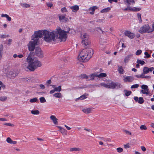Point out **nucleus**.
<instances>
[{
  "mask_svg": "<svg viewBox=\"0 0 154 154\" xmlns=\"http://www.w3.org/2000/svg\"><path fill=\"white\" fill-rule=\"evenodd\" d=\"M61 40V41H65L66 40L67 35L66 32L61 29L60 27H58L54 31L50 32L45 30L44 38V40L48 42L52 41H54L55 37Z\"/></svg>",
  "mask_w": 154,
  "mask_h": 154,
  "instance_id": "nucleus-1",
  "label": "nucleus"
},
{
  "mask_svg": "<svg viewBox=\"0 0 154 154\" xmlns=\"http://www.w3.org/2000/svg\"><path fill=\"white\" fill-rule=\"evenodd\" d=\"M94 52L91 48L83 49L79 51V54L78 57V64L80 68H83L84 66L82 63H85L88 61L91 58Z\"/></svg>",
  "mask_w": 154,
  "mask_h": 154,
  "instance_id": "nucleus-2",
  "label": "nucleus"
},
{
  "mask_svg": "<svg viewBox=\"0 0 154 154\" xmlns=\"http://www.w3.org/2000/svg\"><path fill=\"white\" fill-rule=\"evenodd\" d=\"M141 33H151L153 32V28H151L148 24H145L142 26L139 30Z\"/></svg>",
  "mask_w": 154,
  "mask_h": 154,
  "instance_id": "nucleus-3",
  "label": "nucleus"
},
{
  "mask_svg": "<svg viewBox=\"0 0 154 154\" xmlns=\"http://www.w3.org/2000/svg\"><path fill=\"white\" fill-rule=\"evenodd\" d=\"M42 65V63L39 61L38 60H34L32 63V66L28 69L30 71H34L35 69L38 67H41Z\"/></svg>",
  "mask_w": 154,
  "mask_h": 154,
  "instance_id": "nucleus-4",
  "label": "nucleus"
},
{
  "mask_svg": "<svg viewBox=\"0 0 154 154\" xmlns=\"http://www.w3.org/2000/svg\"><path fill=\"white\" fill-rule=\"evenodd\" d=\"M45 30H39L38 31H35L34 34L32 36V40H38V42L39 43V39L38 38H41L43 35H44Z\"/></svg>",
  "mask_w": 154,
  "mask_h": 154,
  "instance_id": "nucleus-5",
  "label": "nucleus"
},
{
  "mask_svg": "<svg viewBox=\"0 0 154 154\" xmlns=\"http://www.w3.org/2000/svg\"><path fill=\"white\" fill-rule=\"evenodd\" d=\"M33 41H30L28 45L29 50L31 51H33L35 48V45H38L39 43L38 42V40H33Z\"/></svg>",
  "mask_w": 154,
  "mask_h": 154,
  "instance_id": "nucleus-6",
  "label": "nucleus"
},
{
  "mask_svg": "<svg viewBox=\"0 0 154 154\" xmlns=\"http://www.w3.org/2000/svg\"><path fill=\"white\" fill-rule=\"evenodd\" d=\"M33 54V52H30L26 59V61L28 63V65L27 67L28 69H29L31 66L32 65V63L34 61V59L32 58Z\"/></svg>",
  "mask_w": 154,
  "mask_h": 154,
  "instance_id": "nucleus-7",
  "label": "nucleus"
},
{
  "mask_svg": "<svg viewBox=\"0 0 154 154\" xmlns=\"http://www.w3.org/2000/svg\"><path fill=\"white\" fill-rule=\"evenodd\" d=\"M35 54L39 58H42L44 56L43 52L41 50L40 48L37 47L35 49Z\"/></svg>",
  "mask_w": 154,
  "mask_h": 154,
  "instance_id": "nucleus-8",
  "label": "nucleus"
},
{
  "mask_svg": "<svg viewBox=\"0 0 154 154\" xmlns=\"http://www.w3.org/2000/svg\"><path fill=\"white\" fill-rule=\"evenodd\" d=\"M121 87V85L120 83H116L114 82H112L110 85H109V88L114 89L115 88H119Z\"/></svg>",
  "mask_w": 154,
  "mask_h": 154,
  "instance_id": "nucleus-9",
  "label": "nucleus"
},
{
  "mask_svg": "<svg viewBox=\"0 0 154 154\" xmlns=\"http://www.w3.org/2000/svg\"><path fill=\"white\" fill-rule=\"evenodd\" d=\"M124 34L126 36H128L131 39L133 38L135 36V35L134 33L128 31H125Z\"/></svg>",
  "mask_w": 154,
  "mask_h": 154,
  "instance_id": "nucleus-10",
  "label": "nucleus"
},
{
  "mask_svg": "<svg viewBox=\"0 0 154 154\" xmlns=\"http://www.w3.org/2000/svg\"><path fill=\"white\" fill-rule=\"evenodd\" d=\"M81 43L83 45L86 46L89 45L91 44V41L89 38L87 39L82 40Z\"/></svg>",
  "mask_w": 154,
  "mask_h": 154,
  "instance_id": "nucleus-11",
  "label": "nucleus"
},
{
  "mask_svg": "<svg viewBox=\"0 0 154 154\" xmlns=\"http://www.w3.org/2000/svg\"><path fill=\"white\" fill-rule=\"evenodd\" d=\"M124 2L127 6H128L134 5L135 3V1L134 0H124Z\"/></svg>",
  "mask_w": 154,
  "mask_h": 154,
  "instance_id": "nucleus-12",
  "label": "nucleus"
},
{
  "mask_svg": "<svg viewBox=\"0 0 154 154\" xmlns=\"http://www.w3.org/2000/svg\"><path fill=\"white\" fill-rule=\"evenodd\" d=\"M80 38L82 40L84 39H87L89 38V35L86 33L85 32H81L80 33Z\"/></svg>",
  "mask_w": 154,
  "mask_h": 154,
  "instance_id": "nucleus-13",
  "label": "nucleus"
},
{
  "mask_svg": "<svg viewBox=\"0 0 154 154\" xmlns=\"http://www.w3.org/2000/svg\"><path fill=\"white\" fill-rule=\"evenodd\" d=\"M93 109V108H85L83 109L82 110L85 113L89 114L91 112Z\"/></svg>",
  "mask_w": 154,
  "mask_h": 154,
  "instance_id": "nucleus-14",
  "label": "nucleus"
},
{
  "mask_svg": "<svg viewBox=\"0 0 154 154\" xmlns=\"http://www.w3.org/2000/svg\"><path fill=\"white\" fill-rule=\"evenodd\" d=\"M134 77L132 76H126L123 79L124 81L126 82H131L134 80Z\"/></svg>",
  "mask_w": 154,
  "mask_h": 154,
  "instance_id": "nucleus-15",
  "label": "nucleus"
},
{
  "mask_svg": "<svg viewBox=\"0 0 154 154\" xmlns=\"http://www.w3.org/2000/svg\"><path fill=\"white\" fill-rule=\"evenodd\" d=\"M133 56V54H130L126 56L124 60V62L125 63H127L129 60Z\"/></svg>",
  "mask_w": 154,
  "mask_h": 154,
  "instance_id": "nucleus-16",
  "label": "nucleus"
},
{
  "mask_svg": "<svg viewBox=\"0 0 154 154\" xmlns=\"http://www.w3.org/2000/svg\"><path fill=\"white\" fill-rule=\"evenodd\" d=\"M134 100L136 101L137 102L140 104H142L143 103L144 101L143 98L142 97L138 98L137 97H134Z\"/></svg>",
  "mask_w": 154,
  "mask_h": 154,
  "instance_id": "nucleus-17",
  "label": "nucleus"
},
{
  "mask_svg": "<svg viewBox=\"0 0 154 154\" xmlns=\"http://www.w3.org/2000/svg\"><path fill=\"white\" fill-rule=\"evenodd\" d=\"M50 119L52 120L54 123L56 125L58 124V119L56 118V116L54 115H52L50 117Z\"/></svg>",
  "mask_w": 154,
  "mask_h": 154,
  "instance_id": "nucleus-18",
  "label": "nucleus"
},
{
  "mask_svg": "<svg viewBox=\"0 0 154 154\" xmlns=\"http://www.w3.org/2000/svg\"><path fill=\"white\" fill-rule=\"evenodd\" d=\"M98 7L97 6H94L88 9L89 11H92L90 12V14L92 15L94 14V13L95 10Z\"/></svg>",
  "mask_w": 154,
  "mask_h": 154,
  "instance_id": "nucleus-19",
  "label": "nucleus"
},
{
  "mask_svg": "<svg viewBox=\"0 0 154 154\" xmlns=\"http://www.w3.org/2000/svg\"><path fill=\"white\" fill-rule=\"evenodd\" d=\"M118 70L119 73L121 74H123L124 73L125 71L123 69V67L121 66H118Z\"/></svg>",
  "mask_w": 154,
  "mask_h": 154,
  "instance_id": "nucleus-20",
  "label": "nucleus"
},
{
  "mask_svg": "<svg viewBox=\"0 0 154 154\" xmlns=\"http://www.w3.org/2000/svg\"><path fill=\"white\" fill-rule=\"evenodd\" d=\"M53 96L55 97L60 98L62 97V94L60 92H57L53 94Z\"/></svg>",
  "mask_w": 154,
  "mask_h": 154,
  "instance_id": "nucleus-21",
  "label": "nucleus"
},
{
  "mask_svg": "<svg viewBox=\"0 0 154 154\" xmlns=\"http://www.w3.org/2000/svg\"><path fill=\"white\" fill-rule=\"evenodd\" d=\"M141 8L140 7L136 8L135 7H133L131 8V11L133 12H137L141 10Z\"/></svg>",
  "mask_w": 154,
  "mask_h": 154,
  "instance_id": "nucleus-22",
  "label": "nucleus"
},
{
  "mask_svg": "<svg viewBox=\"0 0 154 154\" xmlns=\"http://www.w3.org/2000/svg\"><path fill=\"white\" fill-rule=\"evenodd\" d=\"M59 18L60 21L64 20H65L66 21H67V20H68L67 18H66V15H59Z\"/></svg>",
  "mask_w": 154,
  "mask_h": 154,
  "instance_id": "nucleus-23",
  "label": "nucleus"
},
{
  "mask_svg": "<svg viewBox=\"0 0 154 154\" xmlns=\"http://www.w3.org/2000/svg\"><path fill=\"white\" fill-rule=\"evenodd\" d=\"M106 76V74L105 73H101L99 74L97 72V77L99 78L105 77Z\"/></svg>",
  "mask_w": 154,
  "mask_h": 154,
  "instance_id": "nucleus-24",
  "label": "nucleus"
},
{
  "mask_svg": "<svg viewBox=\"0 0 154 154\" xmlns=\"http://www.w3.org/2000/svg\"><path fill=\"white\" fill-rule=\"evenodd\" d=\"M95 77H97V72H94L91 75H90V78H91L90 79H94Z\"/></svg>",
  "mask_w": 154,
  "mask_h": 154,
  "instance_id": "nucleus-25",
  "label": "nucleus"
},
{
  "mask_svg": "<svg viewBox=\"0 0 154 154\" xmlns=\"http://www.w3.org/2000/svg\"><path fill=\"white\" fill-rule=\"evenodd\" d=\"M71 9L72 10V11L74 12H77V5H74L70 7Z\"/></svg>",
  "mask_w": 154,
  "mask_h": 154,
  "instance_id": "nucleus-26",
  "label": "nucleus"
},
{
  "mask_svg": "<svg viewBox=\"0 0 154 154\" xmlns=\"http://www.w3.org/2000/svg\"><path fill=\"white\" fill-rule=\"evenodd\" d=\"M31 113L32 114L35 115H38L39 113V110H32L31 111Z\"/></svg>",
  "mask_w": 154,
  "mask_h": 154,
  "instance_id": "nucleus-27",
  "label": "nucleus"
},
{
  "mask_svg": "<svg viewBox=\"0 0 154 154\" xmlns=\"http://www.w3.org/2000/svg\"><path fill=\"white\" fill-rule=\"evenodd\" d=\"M124 92L125 94V95L127 96H128L130 95L131 93V91H128L126 90H124Z\"/></svg>",
  "mask_w": 154,
  "mask_h": 154,
  "instance_id": "nucleus-28",
  "label": "nucleus"
},
{
  "mask_svg": "<svg viewBox=\"0 0 154 154\" xmlns=\"http://www.w3.org/2000/svg\"><path fill=\"white\" fill-rule=\"evenodd\" d=\"M141 92L142 94H146V95H149L150 94L149 90H147L146 91V90H141Z\"/></svg>",
  "mask_w": 154,
  "mask_h": 154,
  "instance_id": "nucleus-29",
  "label": "nucleus"
},
{
  "mask_svg": "<svg viewBox=\"0 0 154 154\" xmlns=\"http://www.w3.org/2000/svg\"><path fill=\"white\" fill-rule=\"evenodd\" d=\"M54 89L56 92H60L62 90L61 86L60 85L57 87H56V88H54Z\"/></svg>",
  "mask_w": 154,
  "mask_h": 154,
  "instance_id": "nucleus-30",
  "label": "nucleus"
},
{
  "mask_svg": "<svg viewBox=\"0 0 154 154\" xmlns=\"http://www.w3.org/2000/svg\"><path fill=\"white\" fill-rule=\"evenodd\" d=\"M79 78L80 79L82 78L88 79V77L86 74H82L79 76Z\"/></svg>",
  "mask_w": 154,
  "mask_h": 154,
  "instance_id": "nucleus-31",
  "label": "nucleus"
},
{
  "mask_svg": "<svg viewBox=\"0 0 154 154\" xmlns=\"http://www.w3.org/2000/svg\"><path fill=\"white\" fill-rule=\"evenodd\" d=\"M110 10V8H107L103 9L100 12L102 13L107 12L109 11Z\"/></svg>",
  "mask_w": 154,
  "mask_h": 154,
  "instance_id": "nucleus-32",
  "label": "nucleus"
},
{
  "mask_svg": "<svg viewBox=\"0 0 154 154\" xmlns=\"http://www.w3.org/2000/svg\"><path fill=\"white\" fill-rule=\"evenodd\" d=\"M143 72L145 74H147L149 72L148 67H144Z\"/></svg>",
  "mask_w": 154,
  "mask_h": 154,
  "instance_id": "nucleus-33",
  "label": "nucleus"
},
{
  "mask_svg": "<svg viewBox=\"0 0 154 154\" xmlns=\"http://www.w3.org/2000/svg\"><path fill=\"white\" fill-rule=\"evenodd\" d=\"M38 101V99L37 97H35L31 99L29 101L30 103H35L36 102Z\"/></svg>",
  "mask_w": 154,
  "mask_h": 154,
  "instance_id": "nucleus-34",
  "label": "nucleus"
},
{
  "mask_svg": "<svg viewBox=\"0 0 154 154\" xmlns=\"http://www.w3.org/2000/svg\"><path fill=\"white\" fill-rule=\"evenodd\" d=\"M40 102L41 103H44L46 101V100L44 97H41L39 98Z\"/></svg>",
  "mask_w": 154,
  "mask_h": 154,
  "instance_id": "nucleus-35",
  "label": "nucleus"
},
{
  "mask_svg": "<svg viewBox=\"0 0 154 154\" xmlns=\"http://www.w3.org/2000/svg\"><path fill=\"white\" fill-rule=\"evenodd\" d=\"M140 129L141 130H146L147 129V128L146 126L144 125H141L140 127Z\"/></svg>",
  "mask_w": 154,
  "mask_h": 154,
  "instance_id": "nucleus-36",
  "label": "nucleus"
},
{
  "mask_svg": "<svg viewBox=\"0 0 154 154\" xmlns=\"http://www.w3.org/2000/svg\"><path fill=\"white\" fill-rule=\"evenodd\" d=\"M141 87L142 90H146V91L147 90H149L148 86L146 85H143L141 86Z\"/></svg>",
  "mask_w": 154,
  "mask_h": 154,
  "instance_id": "nucleus-37",
  "label": "nucleus"
},
{
  "mask_svg": "<svg viewBox=\"0 0 154 154\" xmlns=\"http://www.w3.org/2000/svg\"><path fill=\"white\" fill-rule=\"evenodd\" d=\"M7 99V97L6 96H1L0 97V100L2 101H4Z\"/></svg>",
  "mask_w": 154,
  "mask_h": 154,
  "instance_id": "nucleus-38",
  "label": "nucleus"
},
{
  "mask_svg": "<svg viewBox=\"0 0 154 154\" xmlns=\"http://www.w3.org/2000/svg\"><path fill=\"white\" fill-rule=\"evenodd\" d=\"M51 79H50L47 81L46 82V85L47 87H49L51 85L50 84H51Z\"/></svg>",
  "mask_w": 154,
  "mask_h": 154,
  "instance_id": "nucleus-39",
  "label": "nucleus"
},
{
  "mask_svg": "<svg viewBox=\"0 0 154 154\" xmlns=\"http://www.w3.org/2000/svg\"><path fill=\"white\" fill-rule=\"evenodd\" d=\"M131 7L130 6H127L126 8L124 9H123L124 11H131Z\"/></svg>",
  "mask_w": 154,
  "mask_h": 154,
  "instance_id": "nucleus-40",
  "label": "nucleus"
},
{
  "mask_svg": "<svg viewBox=\"0 0 154 154\" xmlns=\"http://www.w3.org/2000/svg\"><path fill=\"white\" fill-rule=\"evenodd\" d=\"M137 15L139 22L140 23L142 21L141 18V14L140 13H138Z\"/></svg>",
  "mask_w": 154,
  "mask_h": 154,
  "instance_id": "nucleus-41",
  "label": "nucleus"
},
{
  "mask_svg": "<svg viewBox=\"0 0 154 154\" xmlns=\"http://www.w3.org/2000/svg\"><path fill=\"white\" fill-rule=\"evenodd\" d=\"M86 98V95L85 94H84L81 96L80 97L78 98V100H82Z\"/></svg>",
  "mask_w": 154,
  "mask_h": 154,
  "instance_id": "nucleus-42",
  "label": "nucleus"
},
{
  "mask_svg": "<svg viewBox=\"0 0 154 154\" xmlns=\"http://www.w3.org/2000/svg\"><path fill=\"white\" fill-rule=\"evenodd\" d=\"M137 63L139 64H140L141 65H143L144 64L145 62L143 60H137Z\"/></svg>",
  "mask_w": 154,
  "mask_h": 154,
  "instance_id": "nucleus-43",
  "label": "nucleus"
},
{
  "mask_svg": "<svg viewBox=\"0 0 154 154\" xmlns=\"http://www.w3.org/2000/svg\"><path fill=\"white\" fill-rule=\"evenodd\" d=\"M117 151L119 153H121L123 152V149L121 147H119L116 149Z\"/></svg>",
  "mask_w": 154,
  "mask_h": 154,
  "instance_id": "nucleus-44",
  "label": "nucleus"
},
{
  "mask_svg": "<svg viewBox=\"0 0 154 154\" xmlns=\"http://www.w3.org/2000/svg\"><path fill=\"white\" fill-rule=\"evenodd\" d=\"M100 85L103 86L105 88H109V85H107L105 84V83H101Z\"/></svg>",
  "mask_w": 154,
  "mask_h": 154,
  "instance_id": "nucleus-45",
  "label": "nucleus"
},
{
  "mask_svg": "<svg viewBox=\"0 0 154 154\" xmlns=\"http://www.w3.org/2000/svg\"><path fill=\"white\" fill-rule=\"evenodd\" d=\"M124 146L125 149L129 148L131 147L129 143H128L124 145Z\"/></svg>",
  "mask_w": 154,
  "mask_h": 154,
  "instance_id": "nucleus-46",
  "label": "nucleus"
},
{
  "mask_svg": "<svg viewBox=\"0 0 154 154\" xmlns=\"http://www.w3.org/2000/svg\"><path fill=\"white\" fill-rule=\"evenodd\" d=\"M139 85L138 84H136L132 85L131 87V88H137L139 87Z\"/></svg>",
  "mask_w": 154,
  "mask_h": 154,
  "instance_id": "nucleus-47",
  "label": "nucleus"
},
{
  "mask_svg": "<svg viewBox=\"0 0 154 154\" xmlns=\"http://www.w3.org/2000/svg\"><path fill=\"white\" fill-rule=\"evenodd\" d=\"M124 131L127 134L131 135V133L128 130H125Z\"/></svg>",
  "mask_w": 154,
  "mask_h": 154,
  "instance_id": "nucleus-48",
  "label": "nucleus"
},
{
  "mask_svg": "<svg viewBox=\"0 0 154 154\" xmlns=\"http://www.w3.org/2000/svg\"><path fill=\"white\" fill-rule=\"evenodd\" d=\"M142 52V51L141 50H137L136 53V54L137 55H138L140 54Z\"/></svg>",
  "mask_w": 154,
  "mask_h": 154,
  "instance_id": "nucleus-49",
  "label": "nucleus"
},
{
  "mask_svg": "<svg viewBox=\"0 0 154 154\" xmlns=\"http://www.w3.org/2000/svg\"><path fill=\"white\" fill-rule=\"evenodd\" d=\"M12 140L11 139L8 137L6 139V141L8 143H11V142H12Z\"/></svg>",
  "mask_w": 154,
  "mask_h": 154,
  "instance_id": "nucleus-50",
  "label": "nucleus"
},
{
  "mask_svg": "<svg viewBox=\"0 0 154 154\" xmlns=\"http://www.w3.org/2000/svg\"><path fill=\"white\" fill-rule=\"evenodd\" d=\"M96 30L98 32V30H100L101 32H102V34H103L104 33V31H103L102 29H101V28L100 27H97V28H96Z\"/></svg>",
  "mask_w": 154,
  "mask_h": 154,
  "instance_id": "nucleus-51",
  "label": "nucleus"
},
{
  "mask_svg": "<svg viewBox=\"0 0 154 154\" xmlns=\"http://www.w3.org/2000/svg\"><path fill=\"white\" fill-rule=\"evenodd\" d=\"M47 6L50 8H51L53 6V4L51 3L48 2L46 3Z\"/></svg>",
  "mask_w": 154,
  "mask_h": 154,
  "instance_id": "nucleus-52",
  "label": "nucleus"
},
{
  "mask_svg": "<svg viewBox=\"0 0 154 154\" xmlns=\"http://www.w3.org/2000/svg\"><path fill=\"white\" fill-rule=\"evenodd\" d=\"M103 19H98L97 20V22L98 23H102L103 22Z\"/></svg>",
  "mask_w": 154,
  "mask_h": 154,
  "instance_id": "nucleus-53",
  "label": "nucleus"
},
{
  "mask_svg": "<svg viewBox=\"0 0 154 154\" xmlns=\"http://www.w3.org/2000/svg\"><path fill=\"white\" fill-rule=\"evenodd\" d=\"M4 125L7 126H14V125L13 124H12L11 123H5L4 124Z\"/></svg>",
  "mask_w": 154,
  "mask_h": 154,
  "instance_id": "nucleus-54",
  "label": "nucleus"
},
{
  "mask_svg": "<svg viewBox=\"0 0 154 154\" xmlns=\"http://www.w3.org/2000/svg\"><path fill=\"white\" fill-rule=\"evenodd\" d=\"M61 11L62 12H67V11L65 7H63L61 8Z\"/></svg>",
  "mask_w": 154,
  "mask_h": 154,
  "instance_id": "nucleus-55",
  "label": "nucleus"
},
{
  "mask_svg": "<svg viewBox=\"0 0 154 154\" xmlns=\"http://www.w3.org/2000/svg\"><path fill=\"white\" fill-rule=\"evenodd\" d=\"M23 7L28 8L30 7V5L27 4H23Z\"/></svg>",
  "mask_w": 154,
  "mask_h": 154,
  "instance_id": "nucleus-56",
  "label": "nucleus"
},
{
  "mask_svg": "<svg viewBox=\"0 0 154 154\" xmlns=\"http://www.w3.org/2000/svg\"><path fill=\"white\" fill-rule=\"evenodd\" d=\"M141 148L143 152H145L146 150V148L143 146H141Z\"/></svg>",
  "mask_w": 154,
  "mask_h": 154,
  "instance_id": "nucleus-57",
  "label": "nucleus"
},
{
  "mask_svg": "<svg viewBox=\"0 0 154 154\" xmlns=\"http://www.w3.org/2000/svg\"><path fill=\"white\" fill-rule=\"evenodd\" d=\"M70 151H77V148H71L70 149Z\"/></svg>",
  "mask_w": 154,
  "mask_h": 154,
  "instance_id": "nucleus-58",
  "label": "nucleus"
},
{
  "mask_svg": "<svg viewBox=\"0 0 154 154\" xmlns=\"http://www.w3.org/2000/svg\"><path fill=\"white\" fill-rule=\"evenodd\" d=\"M108 1L110 3H112V2L116 3L118 1L117 0H108Z\"/></svg>",
  "mask_w": 154,
  "mask_h": 154,
  "instance_id": "nucleus-59",
  "label": "nucleus"
},
{
  "mask_svg": "<svg viewBox=\"0 0 154 154\" xmlns=\"http://www.w3.org/2000/svg\"><path fill=\"white\" fill-rule=\"evenodd\" d=\"M148 69L149 70V72H152L154 69V68L153 67H152L150 68H148Z\"/></svg>",
  "mask_w": 154,
  "mask_h": 154,
  "instance_id": "nucleus-60",
  "label": "nucleus"
},
{
  "mask_svg": "<svg viewBox=\"0 0 154 154\" xmlns=\"http://www.w3.org/2000/svg\"><path fill=\"white\" fill-rule=\"evenodd\" d=\"M39 86L41 89H44L45 88V86L43 84H40L39 85Z\"/></svg>",
  "mask_w": 154,
  "mask_h": 154,
  "instance_id": "nucleus-61",
  "label": "nucleus"
},
{
  "mask_svg": "<svg viewBox=\"0 0 154 154\" xmlns=\"http://www.w3.org/2000/svg\"><path fill=\"white\" fill-rule=\"evenodd\" d=\"M84 130L85 131H87L90 133H92V131L91 130V129H87L86 128H85L84 129Z\"/></svg>",
  "mask_w": 154,
  "mask_h": 154,
  "instance_id": "nucleus-62",
  "label": "nucleus"
},
{
  "mask_svg": "<svg viewBox=\"0 0 154 154\" xmlns=\"http://www.w3.org/2000/svg\"><path fill=\"white\" fill-rule=\"evenodd\" d=\"M6 18L8 21H11V18L8 15L6 17Z\"/></svg>",
  "mask_w": 154,
  "mask_h": 154,
  "instance_id": "nucleus-63",
  "label": "nucleus"
},
{
  "mask_svg": "<svg viewBox=\"0 0 154 154\" xmlns=\"http://www.w3.org/2000/svg\"><path fill=\"white\" fill-rule=\"evenodd\" d=\"M144 54L146 56L147 58H149L150 56V55L146 52L144 53Z\"/></svg>",
  "mask_w": 154,
  "mask_h": 154,
  "instance_id": "nucleus-64",
  "label": "nucleus"
}]
</instances>
